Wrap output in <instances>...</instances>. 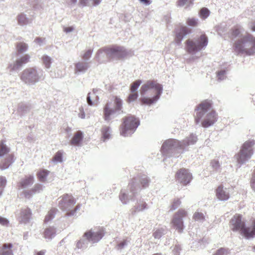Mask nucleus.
I'll use <instances>...</instances> for the list:
<instances>
[{"mask_svg": "<svg viewBox=\"0 0 255 255\" xmlns=\"http://www.w3.org/2000/svg\"><path fill=\"white\" fill-rule=\"evenodd\" d=\"M229 227L233 232H239L241 235L247 239L253 238L255 236V218H252L249 226L246 227L242 215L236 214L229 222Z\"/></svg>", "mask_w": 255, "mask_h": 255, "instance_id": "obj_1", "label": "nucleus"}, {"mask_svg": "<svg viewBox=\"0 0 255 255\" xmlns=\"http://www.w3.org/2000/svg\"><path fill=\"white\" fill-rule=\"evenodd\" d=\"M140 94L143 95L149 92L152 98H143L141 99L142 104L150 105L156 102L162 92V86L156 81L149 80L144 84L140 88Z\"/></svg>", "mask_w": 255, "mask_h": 255, "instance_id": "obj_2", "label": "nucleus"}, {"mask_svg": "<svg viewBox=\"0 0 255 255\" xmlns=\"http://www.w3.org/2000/svg\"><path fill=\"white\" fill-rule=\"evenodd\" d=\"M234 50L238 54H254L255 53V37L250 34L244 36L234 43Z\"/></svg>", "mask_w": 255, "mask_h": 255, "instance_id": "obj_3", "label": "nucleus"}, {"mask_svg": "<svg viewBox=\"0 0 255 255\" xmlns=\"http://www.w3.org/2000/svg\"><path fill=\"white\" fill-rule=\"evenodd\" d=\"M139 125L138 120L133 116H128L123 119L120 128V134L127 136L132 133Z\"/></svg>", "mask_w": 255, "mask_h": 255, "instance_id": "obj_4", "label": "nucleus"}, {"mask_svg": "<svg viewBox=\"0 0 255 255\" xmlns=\"http://www.w3.org/2000/svg\"><path fill=\"white\" fill-rule=\"evenodd\" d=\"M197 140V137L192 135L181 141L177 139H170L164 142L163 146L167 149H184L187 146L194 144Z\"/></svg>", "mask_w": 255, "mask_h": 255, "instance_id": "obj_5", "label": "nucleus"}, {"mask_svg": "<svg viewBox=\"0 0 255 255\" xmlns=\"http://www.w3.org/2000/svg\"><path fill=\"white\" fill-rule=\"evenodd\" d=\"M104 52L109 59H121L126 57L128 55L126 49L122 46L113 45L109 47H104L99 50L97 54Z\"/></svg>", "mask_w": 255, "mask_h": 255, "instance_id": "obj_6", "label": "nucleus"}, {"mask_svg": "<svg viewBox=\"0 0 255 255\" xmlns=\"http://www.w3.org/2000/svg\"><path fill=\"white\" fill-rule=\"evenodd\" d=\"M255 143L253 140L246 141L243 143L239 152L236 155L239 163H243L251 157L254 153L253 147Z\"/></svg>", "mask_w": 255, "mask_h": 255, "instance_id": "obj_7", "label": "nucleus"}, {"mask_svg": "<svg viewBox=\"0 0 255 255\" xmlns=\"http://www.w3.org/2000/svg\"><path fill=\"white\" fill-rule=\"evenodd\" d=\"M113 101L114 102V108H112V104L111 103H108L105 105L104 108V115L105 120H110V116L115 112L121 111L123 109V101L118 96H114L113 98Z\"/></svg>", "mask_w": 255, "mask_h": 255, "instance_id": "obj_8", "label": "nucleus"}, {"mask_svg": "<svg viewBox=\"0 0 255 255\" xmlns=\"http://www.w3.org/2000/svg\"><path fill=\"white\" fill-rule=\"evenodd\" d=\"M208 42L207 36L205 34H202L197 40V43L190 39L186 40V50L189 53L195 52L206 47L208 44Z\"/></svg>", "mask_w": 255, "mask_h": 255, "instance_id": "obj_9", "label": "nucleus"}, {"mask_svg": "<svg viewBox=\"0 0 255 255\" xmlns=\"http://www.w3.org/2000/svg\"><path fill=\"white\" fill-rule=\"evenodd\" d=\"M187 212L183 209H179L174 214L171 224L173 227L178 230L179 233H181L183 231L184 228L183 222L182 219L187 217Z\"/></svg>", "mask_w": 255, "mask_h": 255, "instance_id": "obj_10", "label": "nucleus"}, {"mask_svg": "<svg viewBox=\"0 0 255 255\" xmlns=\"http://www.w3.org/2000/svg\"><path fill=\"white\" fill-rule=\"evenodd\" d=\"M20 79L26 84L34 83L38 80V75L36 70L33 68L25 69L21 73Z\"/></svg>", "mask_w": 255, "mask_h": 255, "instance_id": "obj_11", "label": "nucleus"}, {"mask_svg": "<svg viewBox=\"0 0 255 255\" xmlns=\"http://www.w3.org/2000/svg\"><path fill=\"white\" fill-rule=\"evenodd\" d=\"M212 105V103L211 101L206 100L202 101L196 107L195 109L196 113L195 117V121L196 124L200 122L203 116L208 110L211 108Z\"/></svg>", "mask_w": 255, "mask_h": 255, "instance_id": "obj_12", "label": "nucleus"}, {"mask_svg": "<svg viewBox=\"0 0 255 255\" xmlns=\"http://www.w3.org/2000/svg\"><path fill=\"white\" fill-rule=\"evenodd\" d=\"M175 179L183 185H186L192 179V175L186 168H181L175 174Z\"/></svg>", "mask_w": 255, "mask_h": 255, "instance_id": "obj_13", "label": "nucleus"}, {"mask_svg": "<svg viewBox=\"0 0 255 255\" xmlns=\"http://www.w3.org/2000/svg\"><path fill=\"white\" fill-rule=\"evenodd\" d=\"M76 203L75 199L71 195L65 194L61 197L59 206L62 210L68 209Z\"/></svg>", "mask_w": 255, "mask_h": 255, "instance_id": "obj_14", "label": "nucleus"}, {"mask_svg": "<svg viewBox=\"0 0 255 255\" xmlns=\"http://www.w3.org/2000/svg\"><path fill=\"white\" fill-rule=\"evenodd\" d=\"M218 115L215 111H211L206 115L203 120L201 124L202 127L208 128L214 125L217 121Z\"/></svg>", "mask_w": 255, "mask_h": 255, "instance_id": "obj_15", "label": "nucleus"}, {"mask_svg": "<svg viewBox=\"0 0 255 255\" xmlns=\"http://www.w3.org/2000/svg\"><path fill=\"white\" fill-rule=\"evenodd\" d=\"M103 235V231L101 230L96 232H93L90 230L86 232L84 234V236L89 241H91L93 243H96L102 238Z\"/></svg>", "mask_w": 255, "mask_h": 255, "instance_id": "obj_16", "label": "nucleus"}, {"mask_svg": "<svg viewBox=\"0 0 255 255\" xmlns=\"http://www.w3.org/2000/svg\"><path fill=\"white\" fill-rule=\"evenodd\" d=\"M191 32V30L185 26H181L176 30V35L174 39L175 42L180 43L184 36Z\"/></svg>", "mask_w": 255, "mask_h": 255, "instance_id": "obj_17", "label": "nucleus"}, {"mask_svg": "<svg viewBox=\"0 0 255 255\" xmlns=\"http://www.w3.org/2000/svg\"><path fill=\"white\" fill-rule=\"evenodd\" d=\"M216 195L220 200H227L230 198L229 192L227 191L222 185H219L216 190Z\"/></svg>", "mask_w": 255, "mask_h": 255, "instance_id": "obj_18", "label": "nucleus"}, {"mask_svg": "<svg viewBox=\"0 0 255 255\" xmlns=\"http://www.w3.org/2000/svg\"><path fill=\"white\" fill-rule=\"evenodd\" d=\"M34 182V177L31 175H28L22 178L18 183L19 189L23 188L32 184Z\"/></svg>", "mask_w": 255, "mask_h": 255, "instance_id": "obj_19", "label": "nucleus"}, {"mask_svg": "<svg viewBox=\"0 0 255 255\" xmlns=\"http://www.w3.org/2000/svg\"><path fill=\"white\" fill-rule=\"evenodd\" d=\"M83 138V133L80 130L74 133L73 136L70 141V144L72 145H79Z\"/></svg>", "mask_w": 255, "mask_h": 255, "instance_id": "obj_20", "label": "nucleus"}, {"mask_svg": "<svg viewBox=\"0 0 255 255\" xmlns=\"http://www.w3.org/2000/svg\"><path fill=\"white\" fill-rule=\"evenodd\" d=\"M29 58L30 57L28 55L26 54L23 55L20 58L16 60L11 70H15L22 66L23 64L28 63L29 61Z\"/></svg>", "mask_w": 255, "mask_h": 255, "instance_id": "obj_21", "label": "nucleus"}, {"mask_svg": "<svg viewBox=\"0 0 255 255\" xmlns=\"http://www.w3.org/2000/svg\"><path fill=\"white\" fill-rule=\"evenodd\" d=\"M31 216V212L28 208L23 209L21 210L20 219V222L24 223H27Z\"/></svg>", "mask_w": 255, "mask_h": 255, "instance_id": "obj_22", "label": "nucleus"}, {"mask_svg": "<svg viewBox=\"0 0 255 255\" xmlns=\"http://www.w3.org/2000/svg\"><path fill=\"white\" fill-rule=\"evenodd\" d=\"M42 190V186L40 184H36L30 190L25 191L24 195L26 198H29L32 195L39 193Z\"/></svg>", "mask_w": 255, "mask_h": 255, "instance_id": "obj_23", "label": "nucleus"}, {"mask_svg": "<svg viewBox=\"0 0 255 255\" xmlns=\"http://www.w3.org/2000/svg\"><path fill=\"white\" fill-rule=\"evenodd\" d=\"M50 172L46 169H40L36 173L37 177L38 180L42 182H44L46 180L47 176Z\"/></svg>", "mask_w": 255, "mask_h": 255, "instance_id": "obj_24", "label": "nucleus"}, {"mask_svg": "<svg viewBox=\"0 0 255 255\" xmlns=\"http://www.w3.org/2000/svg\"><path fill=\"white\" fill-rule=\"evenodd\" d=\"M13 157L14 156L12 154H9L4 159V161L2 163L0 164V168L1 169H4L8 168L13 162Z\"/></svg>", "mask_w": 255, "mask_h": 255, "instance_id": "obj_25", "label": "nucleus"}, {"mask_svg": "<svg viewBox=\"0 0 255 255\" xmlns=\"http://www.w3.org/2000/svg\"><path fill=\"white\" fill-rule=\"evenodd\" d=\"M11 248L12 245L11 244H3L0 255H13Z\"/></svg>", "mask_w": 255, "mask_h": 255, "instance_id": "obj_26", "label": "nucleus"}, {"mask_svg": "<svg viewBox=\"0 0 255 255\" xmlns=\"http://www.w3.org/2000/svg\"><path fill=\"white\" fill-rule=\"evenodd\" d=\"M88 68V63L78 62L75 64V73L85 72Z\"/></svg>", "mask_w": 255, "mask_h": 255, "instance_id": "obj_27", "label": "nucleus"}, {"mask_svg": "<svg viewBox=\"0 0 255 255\" xmlns=\"http://www.w3.org/2000/svg\"><path fill=\"white\" fill-rule=\"evenodd\" d=\"M240 30L237 27H234L232 28L228 33L227 36L230 39H234L240 33Z\"/></svg>", "mask_w": 255, "mask_h": 255, "instance_id": "obj_28", "label": "nucleus"}, {"mask_svg": "<svg viewBox=\"0 0 255 255\" xmlns=\"http://www.w3.org/2000/svg\"><path fill=\"white\" fill-rule=\"evenodd\" d=\"M194 0H177L176 5L178 7H188L193 3Z\"/></svg>", "mask_w": 255, "mask_h": 255, "instance_id": "obj_29", "label": "nucleus"}, {"mask_svg": "<svg viewBox=\"0 0 255 255\" xmlns=\"http://www.w3.org/2000/svg\"><path fill=\"white\" fill-rule=\"evenodd\" d=\"M57 211V209L56 208L50 209L45 217L44 222L47 223L52 220L54 217Z\"/></svg>", "mask_w": 255, "mask_h": 255, "instance_id": "obj_30", "label": "nucleus"}, {"mask_svg": "<svg viewBox=\"0 0 255 255\" xmlns=\"http://www.w3.org/2000/svg\"><path fill=\"white\" fill-rule=\"evenodd\" d=\"M3 140L0 141V156H3L9 152V148L4 144Z\"/></svg>", "mask_w": 255, "mask_h": 255, "instance_id": "obj_31", "label": "nucleus"}, {"mask_svg": "<svg viewBox=\"0 0 255 255\" xmlns=\"http://www.w3.org/2000/svg\"><path fill=\"white\" fill-rule=\"evenodd\" d=\"M186 24L190 27H197L199 24V21L197 18L194 17H188L186 21Z\"/></svg>", "mask_w": 255, "mask_h": 255, "instance_id": "obj_32", "label": "nucleus"}, {"mask_svg": "<svg viewBox=\"0 0 255 255\" xmlns=\"http://www.w3.org/2000/svg\"><path fill=\"white\" fill-rule=\"evenodd\" d=\"M16 47L17 51L19 53H23V52H25V51H26V50L27 49V45L26 43H25L24 42H18L16 44Z\"/></svg>", "mask_w": 255, "mask_h": 255, "instance_id": "obj_33", "label": "nucleus"}, {"mask_svg": "<svg viewBox=\"0 0 255 255\" xmlns=\"http://www.w3.org/2000/svg\"><path fill=\"white\" fill-rule=\"evenodd\" d=\"M140 185L143 188L148 186L149 180L147 177L143 175L139 178Z\"/></svg>", "mask_w": 255, "mask_h": 255, "instance_id": "obj_34", "label": "nucleus"}, {"mask_svg": "<svg viewBox=\"0 0 255 255\" xmlns=\"http://www.w3.org/2000/svg\"><path fill=\"white\" fill-rule=\"evenodd\" d=\"M193 219L196 221H203L205 218L203 213L196 212L193 216Z\"/></svg>", "mask_w": 255, "mask_h": 255, "instance_id": "obj_35", "label": "nucleus"}, {"mask_svg": "<svg viewBox=\"0 0 255 255\" xmlns=\"http://www.w3.org/2000/svg\"><path fill=\"white\" fill-rule=\"evenodd\" d=\"M181 202L179 199H175L173 200L170 207V210L171 211L177 209L181 204Z\"/></svg>", "mask_w": 255, "mask_h": 255, "instance_id": "obj_36", "label": "nucleus"}, {"mask_svg": "<svg viewBox=\"0 0 255 255\" xmlns=\"http://www.w3.org/2000/svg\"><path fill=\"white\" fill-rule=\"evenodd\" d=\"M101 0H80V4L83 6H86L88 5L90 1H92L93 5L98 4Z\"/></svg>", "mask_w": 255, "mask_h": 255, "instance_id": "obj_37", "label": "nucleus"}, {"mask_svg": "<svg viewBox=\"0 0 255 255\" xmlns=\"http://www.w3.org/2000/svg\"><path fill=\"white\" fill-rule=\"evenodd\" d=\"M199 15L201 18L205 19L209 15V10L207 8L203 7L200 10Z\"/></svg>", "mask_w": 255, "mask_h": 255, "instance_id": "obj_38", "label": "nucleus"}, {"mask_svg": "<svg viewBox=\"0 0 255 255\" xmlns=\"http://www.w3.org/2000/svg\"><path fill=\"white\" fill-rule=\"evenodd\" d=\"M110 128L108 127H103L102 129V136L104 139H108L110 137Z\"/></svg>", "mask_w": 255, "mask_h": 255, "instance_id": "obj_39", "label": "nucleus"}, {"mask_svg": "<svg viewBox=\"0 0 255 255\" xmlns=\"http://www.w3.org/2000/svg\"><path fill=\"white\" fill-rule=\"evenodd\" d=\"M42 60L43 64L47 68H49L51 64V58L47 55H44L42 57Z\"/></svg>", "mask_w": 255, "mask_h": 255, "instance_id": "obj_40", "label": "nucleus"}, {"mask_svg": "<svg viewBox=\"0 0 255 255\" xmlns=\"http://www.w3.org/2000/svg\"><path fill=\"white\" fill-rule=\"evenodd\" d=\"M18 23L21 25L26 24L27 23V19L23 14H20L17 18Z\"/></svg>", "mask_w": 255, "mask_h": 255, "instance_id": "obj_41", "label": "nucleus"}, {"mask_svg": "<svg viewBox=\"0 0 255 255\" xmlns=\"http://www.w3.org/2000/svg\"><path fill=\"white\" fill-rule=\"evenodd\" d=\"M6 184V180L4 177L0 176V196L1 195Z\"/></svg>", "mask_w": 255, "mask_h": 255, "instance_id": "obj_42", "label": "nucleus"}, {"mask_svg": "<svg viewBox=\"0 0 255 255\" xmlns=\"http://www.w3.org/2000/svg\"><path fill=\"white\" fill-rule=\"evenodd\" d=\"M141 82L140 80H136L134 81L130 86V91L131 92H136V90L138 88V87L140 85Z\"/></svg>", "mask_w": 255, "mask_h": 255, "instance_id": "obj_43", "label": "nucleus"}, {"mask_svg": "<svg viewBox=\"0 0 255 255\" xmlns=\"http://www.w3.org/2000/svg\"><path fill=\"white\" fill-rule=\"evenodd\" d=\"M138 97V95L136 92H131V93L128 97L127 102L128 103H130L135 100Z\"/></svg>", "mask_w": 255, "mask_h": 255, "instance_id": "obj_44", "label": "nucleus"}, {"mask_svg": "<svg viewBox=\"0 0 255 255\" xmlns=\"http://www.w3.org/2000/svg\"><path fill=\"white\" fill-rule=\"evenodd\" d=\"M53 160L56 162H61L62 161V152L60 151L57 152L53 157Z\"/></svg>", "mask_w": 255, "mask_h": 255, "instance_id": "obj_45", "label": "nucleus"}, {"mask_svg": "<svg viewBox=\"0 0 255 255\" xmlns=\"http://www.w3.org/2000/svg\"><path fill=\"white\" fill-rule=\"evenodd\" d=\"M228 254L229 251L228 250L224 248H220L213 255H228Z\"/></svg>", "mask_w": 255, "mask_h": 255, "instance_id": "obj_46", "label": "nucleus"}, {"mask_svg": "<svg viewBox=\"0 0 255 255\" xmlns=\"http://www.w3.org/2000/svg\"><path fill=\"white\" fill-rule=\"evenodd\" d=\"M92 53V50L91 49L88 50L86 51L83 55L82 56V58L84 60H88L90 58Z\"/></svg>", "mask_w": 255, "mask_h": 255, "instance_id": "obj_47", "label": "nucleus"}, {"mask_svg": "<svg viewBox=\"0 0 255 255\" xmlns=\"http://www.w3.org/2000/svg\"><path fill=\"white\" fill-rule=\"evenodd\" d=\"M80 208V205H77L74 210L68 211L66 213V215L69 216H73L75 215L76 211Z\"/></svg>", "mask_w": 255, "mask_h": 255, "instance_id": "obj_48", "label": "nucleus"}, {"mask_svg": "<svg viewBox=\"0 0 255 255\" xmlns=\"http://www.w3.org/2000/svg\"><path fill=\"white\" fill-rule=\"evenodd\" d=\"M211 164L212 167L215 169H217L220 167V163L218 161L215 160H212L211 162Z\"/></svg>", "mask_w": 255, "mask_h": 255, "instance_id": "obj_49", "label": "nucleus"}, {"mask_svg": "<svg viewBox=\"0 0 255 255\" xmlns=\"http://www.w3.org/2000/svg\"><path fill=\"white\" fill-rule=\"evenodd\" d=\"M120 199L124 203H126L128 199L127 194L121 192L120 195Z\"/></svg>", "mask_w": 255, "mask_h": 255, "instance_id": "obj_50", "label": "nucleus"}, {"mask_svg": "<svg viewBox=\"0 0 255 255\" xmlns=\"http://www.w3.org/2000/svg\"><path fill=\"white\" fill-rule=\"evenodd\" d=\"M54 233V230L51 228L46 229L44 231V235L45 237H50L51 235Z\"/></svg>", "mask_w": 255, "mask_h": 255, "instance_id": "obj_51", "label": "nucleus"}, {"mask_svg": "<svg viewBox=\"0 0 255 255\" xmlns=\"http://www.w3.org/2000/svg\"><path fill=\"white\" fill-rule=\"evenodd\" d=\"M146 206L145 203H143L140 206H137L134 211V212H138L144 210Z\"/></svg>", "mask_w": 255, "mask_h": 255, "instance_id": "obj_52", "label": "nucleus"}, {"mask_svg": "<svg viewBox=\"0 0 255 255\" xmlns=\"http://www.w3.org/2000/svg\"><path fill=\"white\" fill-rule=\"evenodd\" d=\"M94 95H95V94L94 93H93L92 94L89 93V94H88L87 99V102L89 105H91V106L93 105V103H92V102L91 100V98L92 96Z\"/></svg>", "mask_w": 255, "mask_h": 255, "instance_id": "obj_53", "label": "nucleus"}, {"mask_svg": "<svg viewBox=\"0 0 255 255\" xmlns=\"http://www.w3.org/2000/svg\"><path fill=\"white\" fill-rule=\"evenodd\" d=\"M8 223V221L1 217H0V224H1L2 225H6Z\"/></svg>", "mask_w": 255, "mask_h": 255, "instance_id": "obj_54", "label": "nucleus"}, {"mask_svg": "<svg viewBox=\"0 0 255 255\" xmlns=\"http://www.w3.org/2000/svg\"><path fill=\"white\" fill-rule=\"evenodd\" d=\"M225 71H223V70L219 71L217 73L218 76L219 77V78H221V76H223L225 75Z\"/></svg>", "mask_w": 255, "mask_h": 255, "instance_id": "obj_55", "label": "nucleus"}, {"mask_svg": "<svg viewBox=\"0 0 255 255\" xmlns=\"http://www.w3.org/2000/svg\"><path fill=\"white\" fill-rule=\"evenodd\" d=\"M35 41L37 43L40 44L43 42V39L41 38L37 37L35 38Z\"/></svg>", "mask_w": 255, "mask_h": 255, "instance_id": "obj_56", "label": "nucleus"}, {"mask_svg": "<svg viewBox=\"0 0 255 255\" xmlns=\"http://www.w3.org/2000/svg\"><path fill=\"white\" fill-rule=\"evenodd\" d=\"M73 28L72 27H68L64 28V31L66 32H71L73 30Z\"/></svg>", "mask_w": 255, "mask_h": 255, "instance_id": "obj_57", "label": "nucleus"}, {"mask_svg": "<svg viewBox=\"0 0 255 255\" xmlns=\"http://www.w3.org/2000/svg\"><path fill=\"white\" fill-rule=\"evenodd\" d=\"M135 183V179H132L131 182L129 183L128 185L130 187V188H132L134 186V184Z\"/></svg>", "mask_w": 255, "mask_h": 255, "instance_id": "obj_58", "label": "nucleus"}, {"mask_svg": "<svg viewBox=\"0 0 255 255\" xmlns=\"http://www.w3.org/2000/svg\"><path fill=\"white\" fill-rule=\"evenodd\" d=\"M127 243L126 241H124L119 244V246L120 248H122L124 247V246L126 245Z\"/></svg>", "mask_w": 255, "mask_h": 255, "instance_id": "obj_59", "label": "nucleus"}, {"mask_svg": "<svg viewBox=\"0 0 255 255\" xmlns=\"http://www.w3.org/2000/svg\"><path fill=\"white\" fill-rule=\"evenodd\" d=\"M45 254V251H40L38 252H37L36 254V255H44Z\"/></svg>", "mask_w": 255, "mask_h": 255, "instance_id": "obj_60", "label": "nucleus"}, {"mask_svg": "<svg viewBox=\"0 0 255 255\" xmlns=\"http://www.w3.org/2000/svg\"><path fill=\"white\" fill-rule=\"evenodd\" d=\"M141 2L146 4H149V1L148 0H141Z\"/></svg>", "mask_w": 255, "mask_h": 255, "instance_id": "obj_61", "label": "nucleus"}, {"mask_svg": "<svg viewBox=\"0 0 255 255\" xmlns=\"http://www.w3.org/2000/svg\"><path fill=\"white\" fill-rule=\"evenodd\" d=\"M251 29L253 31H255V22L253 23V24L251 25Z\"/></svg>", "mask_w": 255, "mask_h": 255, "instance_id": "obj_62", "label": "nucleus"}, {"mask_svg": "<svg viewBox=\"0 0 255 255\" xmlns=\"http://www.w3.org/2000/svg\"><path fill=\"white\" fill-rule=\"evenodd\" d=\"M80 117L82 119H84L85 118V114L84 113H82L80 115Z\"/></svg>", "mask_w": 255, "mask_h": 255, "instance_id": "obj_63", "label": "nucleus"}, {"mask_svg": "<svg viewBox=\"0 0 255 255\" xmlns=\"http://www.w3.org/2000/svg\"><path fill=\"white\" fill-rule=\"evenodd\" d=\"M152 255H162L161 254H160V253H156V254H154Z\"/></svg>", "mask_w": 255, "mask_h": 255, "instance_id": "obj_64", "label": "nucleus"}]
</instances>
